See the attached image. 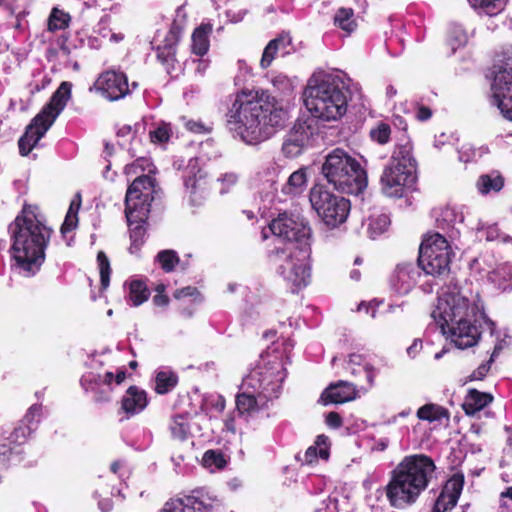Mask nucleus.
<instances>
[{
  "label": "nucleus",
  "instance_id": "obj_23",
  "mask_svg": "<svg viewBox=\"0 0 512 512\" xmlns=\"http://www.w3.org/2000/svg\"><path fill=\"white\" fill-rule=\"evenodd\" d=\"M242 392L236 397V408L237 415H252L259 411L269 401L264 398L263 395L258 394L255 389L249 387H243L241 385Z\"/></svg>",
  "mask_w": 512,
  "mask_h": 512
},
{
  "label": "nucleus",
  "instance_id": "obj_33",
  "mask_svg": "<svg viewBox=\"0 0 512 512\" xmlns=\"http://www.w3.org/2000/svg\"><path fill=\"white\" fill-rule=\"evenodd\" d=\"M346 369L355 376H364L368 385L370 387L373 386L376 376L375 369L368 362H366L362 355H349Z\"/></svg>",
  "mask_w": 512,
  "mask_h": 512
},
{
  "label": "nucleus",
  "instance_id": "obj_55",
  "mask_svg": "<svg viewBox=\"0 0 512 512\" xmlns=\"http://www.w3.org/2000/svg\"><path fill=\"white\" fill-rule=\"evenodd\" d=\"M124 173L128 177L134 176L135 177L134 180H137L139 177L140 178H143V177L149 178V180L152 182L151 183V185H152L151 194H152V197L154 198V194L156 193V184H157L154 176L145 175L144 173H141V171L138 167H132V163L127 164L124 167Z\"/></svg>",
  "mask_w": 512,
  "mask_h": 512
},
{
  "label": "nucleus",
  "instance_id": "obj_25",
  "mask_svg": "<svg viewBox=\"0 0 512 512\" xmlns=\"http://www.w3.org/2000/svg\"><path fill=\"white\" fill-rule=\"evenodd\" d=\"M294 220L297 225L292 226L293 230L291 232L295 234V239H288V241L296 245L299 253L307 255L311 253V244L313 242V231L310 222L300 214H296Z\"/></svg>",
  "mask_w": 512,
  "mask_h": 512
},
{
  "label": "nucleus",
  "instance_id": "obj_22",
  "mask_svg": "<svg viewBox=\"0 0 512 512\" xmlns=\"http://www.w3.org/2000/svg\"><path fill=\"white\" fill-rule=\"evenodd\" d=\"M387 165L417 172L418 162L414 156L413 144L408 137L396 143Z\"/></svg>",
  "mask_w": 512,
  "mask_h": 512
},
{
  "label": "nucleus",
  "instance_id": "obj_44",
  "mask_svg": "<svg viewBox=\"0 0 512 512\" xmlns=\"http://www.w3.org/2000/svg\"><path fill=\"white\" fill-rule=\"evenodd\" d=\"M155 260L160 265L161 269L166 273L173 272L176 266L180 264L178 253L172 249L159 251Z\"/></svg>",
  "mask_w": 512,
  "mask_h": 512
},
{
  "label": "nucleus",
  "instance_id": "obj_10",
  "mask_svg": "<svg viewBox=\"0 0 512 512\" xmlns=\"http://www.w3.org/2000/svg\"><path fill=\"white\" fill-rule=\"evenodd\" d=\"M309 201L313 210L329 228H337L345 223L351 210L349 199L333 193L320 183L310 189Z\"/></svg>",
  "mask_w": 512,
  "mask_h": 512
},
{
  "label": "nucleus",
  "instance_id": "obj_20",
  "mask_svg": "<svg viewBox=\"0 0 512 512\" xmlns=\"http://www.w3.org/2000/svg\"><path fill=\"white\" fill-rule=\"evenodd\" d=\"M312 135L313 130L306 122L296 123L283 142V154L288 158L299 156L309 144Z\"/></svg>",
  "mask_w": 512,
  "mask_h": 512
},
{
  "label": "nucleus",
  "instance_id": "obj_52",
  "mask_svg": "<svg viewBox=\"0 0 512 512\" xmlns=\"http://www.w3.org/2000/svg\"><path fill=\"white\" fill-rule=\"evenodd\" d=\"M172 135L171 124L166 122H161L154 130L149 132L150 140L154 144H166Z\"/></svg>",
  "mask_w": 512,
  "mask_h": 512
},
{
  "label": "nucleus",
  "instance_id": "obj_3",
  "mask_svg": "<svg viewBox=\"0 0 512 512\" xmlns=\"http://www.w3.org/2000/svg\"><path fill=\"white\" fill-rule=\"evenodd\" d=\"M436 466L426 455L405 457L393 470L386 487V496L391 506L402 509L416 502L428 487Z\"/></svg>",
  "mask_w": 512,
  "mask_h": 512
},
{
  "label": "nucleus",
  "instance_id": "obj_12",
  "mask_svg": "<svg viewBox=\"0 0 512 512\" xmlns=\"http://www.w3.org/2000/svg\"><path fill=\"white\" fill-rule=\"evenodd\" d=\"M453 251L448 240L440 233L427 234L419 247L418 265L432 276L449 272Z\"/></svg>",
  "mask_w": 512,
  "mask_h": 512
},
{
  "label": "nucleus",
  "instance_id": "obj_50",
  "mask_svg": "<svg viewBox=\"0 0 512 512\" xmlns=\"http://www.w3.org/2000/svg\"><path fill=\"white\" fill-rule=\"evenodd\" d=\"M97 263L100 273V285L101 289L105 290L110 284V275L112 272L110 261L104 251L97 253Z\"/></svg>",
  "mask_w": 512,
  "mask_h": 512
},
{
  "label": "nucleus",
  "instance_id": "obj_62",
  "mask_svg": "<svg viewBox=\"0 0 512 512\" xmlns=\"http://www.w3.org/2000/svg\"><path fill=\"white\" fill-rule=\"evenodd\" d=\"M326 424L333 429H337L342 425V418L337 412H330L326 416Z\"/></svg>",
  "mask_w": 512,
  "mask_h": 512
},
{
  "label": "nucleus",
  "instance_id": "obj_37",
  "mask_svg": "<svg viewBox=\"0 0 512 512\" xmlns=\"http://www.w3.org/2000/svg\"><path fill=\"white\" fill-rule=\"evenodd\" d=\"M505 184L504 177L498 172L490 174H482L479 176L476 187L480 194L487 195L490 193L500 192Z\"/></svg>",
  "mask_w": 512,
  "mask_h": 512
},
{
  "label": "nucleus",
  "instance_id": "obj_16",
  "mask_svg": "<svg viewBox=\"0 0 512 512\" xmlns=\"http://www.w3.org/2000/svg\"><path fill=\"white\" fill-rule=\"evenodd\" d=\"M183 29L177 21L170 25L161 44L155 47L156 58L168 75L176 77L181 71L180 62L177 59V47L181 39Z\"/></svg>",
  "mask_w": 512,
  "mask_h": 512
},
{
  "label": "nucleus",
  "instance_id": "obj_18",
  "mask_svg": "<svg viewBox=\"0 0 512 512\" xmlns=\"http://www.w3.org/2000/svg\"><path fill=\"white\" fill-rule=\"evenodd\" d=\"M440 331L460 349L472 347L480 338L479 328L473 322H440Z\"/></svg>",
  "mask_w": 512,
  "mask_h": 512
},
{
  "label": "nucleus",
  "instance_id": "obj_8",
  "mask_svg": "<svg viewBox=\"0 0 512 512\" xmlns=\"http://www.w3.org/2000/svg\"><path fill=\"white\" fill-rule=\"evenodd\" d=\"M72 84L62 82L52 94L49 102L31 120L25 133L18 140L19 154L28 156L39 140L46 134L71 97Z\"/></svg>",
  "mask_w": 512,
  "mask_h": 512
},
{
  "label": "nucleus",
  "instance_id": "obj_59",
  "mask_svg": "<svg viewBox=\"0 0 512 512\" xmlns=\"http://www.w3.org/2000/svg\"><path fill=\"white\" fill-rule=\"evenodd\" d=\"M199 294V291L194 286H186L180 289L175 290L173 293V297L175 299H183L186 297H193Z\"/></svg>",
  "mask_w": 512,
  "mask_h": 512
},
{
  "label": "nucleus",
  "instance_id": "obj_35",
  "mask_svg": "<svg viewBox=\"0 0 512 512\" xmlns=\"http://www.w3.org/2000/svg\"><path fill=\"white\" fill-rule=\"evenodd\" d=\"M212 32V25L209 23H202L192 33L191 51L197 56H204L210 46L209 35Z\"/></svg>",
  "mask_w": 512,
  "mask_h": 512
},
{
  "label": "nucleus",
  "instance_id": "obj_46",
  "mask_svg": "<svg viewBox=\"0 0 512 512\" xmlns=\"http://www.w3.org/2000/svg\"><path fill=\"white\" fill-rule=\"evenodd\" d=\"M202 465L211 472L220 470L226 465L224 454L219 450H208L202 458Z\"/></svg>",
  "mask_w": 512,
  "mask_h": 512
},
{
  "label": "nucleus",
  "instance_id": "obj_36",
  "mask_svg": "<svg viewBox=\"0 0 512 512\" xmlns=\"http://www.w3.org/2000/svg\"><path fill=\"white\" fill-rule=\"evenodd\" d=\"M154 390L164 395L172 391L178 383V375L168 367H162L155 372Z\"/></svg>",
  "mask_w": 512,
  "mask_h": 512
},
{
  "label": "nucleus",
  "instance_id": "obj_28",
  "mask_svg": "<svg viewBox=\"0 0 512 512\" xmlns=\"http://www.w3.org/2000/svg\"><path fill=\"white\" fill-rule=\"evenodd\" d=\"M358 312H364L366 316L371 318H393L398 317L400 306H394L384 300L373 299L371 301H362L357 308Z\"/></svg>",
  "mask_w": 512,
  "mask_h": 512
},
{
  "label": "nucleus",
  "instance_id": "obj_54",
  "mask_svg": "<svg viewBox=\"0 0 512 512\" xmlns=\"http://www.w3.org/2000/svg\"><path fill=\"white\" fill-rule=\"evenodd\" d=\"M184 121L185 128L194 134H208L211 132L212 128L205 125L200 120H194V119H186V117L182 118Z\"/></svg>",
  "mask_w": 512,
  "mask_h": 512
},
{
  "label": "nucleus",
  "instance_id": "obj_30",
  "mask_svg": "<svg viewBox=\"0 0 512 512\" xmlns=\"http://www.w3.org/2000/svg\"><path fill=\"white\" fill-rule=\"evenodd\" d=\"M420 272L412 263L397 265L395 269V282L401 292H408L417 283Z\"/></svg>",
  "mask_w": 512,
  "mask_h": 512
},
{
  "label": "nucleus",
  "instance_id": "obj_57",
  "mask_svg": "<svg viewBox=\"0 0 512 512\" xmlns=\"http://www.w3.org/2000/svg\"><path fill=\"white\" fill-rule=\"evenodd\" d=\"M28 12L26 11H20L13 14L15 16V22L11 25V27L18 33V34H24L29 29V23L27 20H25Z\"/></svg>",
  "mask_w": 512,
  "mask_h": 512
},
{
  "label": "nucleus",
  "instance_id": "obj_53",
  "mask_svg": "<svg viewBox=\"0 0 512 512\" xmlns=\"http://www.w3.org/2000/svg\"><path fill=\"white\" fill-rule=\"evenodd\" d=\"M42 415V406L34 404L32 405L24 418L21 420L25 426H33L34 431L37 429L38 423L40 422Z\"/></svg>",
  "mask_w": 512,
  "mask_h": 512
},
{
  "label": "nucleus",
  "instance_id": "obj_24",
  "mask_svg": "<svg viewBox=\"0 0 512 512\" xmlns=\"http://www.w3.org/2000/svg\"><path fill=\"white\" fill-rule=\"evenodd\" d=\"M148 405V397L145 390L130 386L121 399V410L130 418L141 413Z\"/></svg>",
  "mask_w": 512,
  "mask_h": 512
},
{
  "label": "nucleus",
  "instance_id": "obj_56",
  "mask_svg": "<svg viewBox=\"0 0 512 512\" xmlns=\"http://www.w3.org/2000/svg\"><path fill=\"white\" fill-rule=\"evenodd\" d=\"M132 167H138L141 173L153 176L156 172V166L151 159L146 157H139L132 162Z\"/></svg>",
  "mask_w": 512,
  "mask_h": 512
},
{
  "label": "nucleus",
  "instance_id": "obj_5",
  "mask_svg": "<svg viewBox=\"0 0 512 512\" xmlns=\"http://www.w3.org/2000/svg\"><path fill=\"white\" fill-rule=\"evenodd\" d=\"M151 183L149 178L139 177L137 180H133L126 190L124 214L131 240L129 251L132 254L139 252L145 243L148 218L153 202Z\"/></svg>",
  "mask_w": 512,
  "mask_h": 512
},
{
  "label": "nucleus",
  "instance_id": "obj_31",
  "mask_svg": "<svg viewBox=\"0 0 512 512\" xmlns=\"http://www.w3.org/2000/svg\"><path fill=\"white\" fill-rule=\"evenodd\" d=\"M331 442L329 437L324 434L318 435L314 444L307 448L303 456V464L312 465L317 459L327 461L330 456Z\"/></svg>",
  "mask_w": 512,
  "mask_h": 512
},
{
  "label": "nucleus",
  "instance_id": "obj_42",
  "mask_svg": "<svg viewBox=\"0 0 512 512\" xmlns=\"http://www.w3.org/2000/svg\"><path fill=\"white\" fill-rule=\"evenodd\" d=\"M488 279L500 292L512 291V274L505 268H498L489 273Z\"/></svg>",
  "mask_w": 512,
  "mask_h": 512
},
{
  "label": "nucleus",
  "instance_id": "obj_21",
  "mask_svg": "<svg viewBox=\"0 0 512 512\" xmlns=\"http://www.w3.org/2000/svg\"><path fill=\"white\" fill-rule=\"evenodd\" d=\"M464 486V475L455 473L445 483L440 495L436 499L432 512H447L455 507Z\"/></svg>",
  "mask_w": 512,
  "mask_h": 512
},
{
  "label": "nucleus",
  "instance_id": "obj_45",
  "mask_svg": "<svg viewBox=\"0 0 512 512\" xmlns=\"http://www.w3.org/2000/svg\"><path fill=\"white\" fill-rule=\"evenodd\" d=\"M71 17L68 13L58 8H53L48 18L47 29L50 32L64 30L69 26Z\"/></svg>",
  "mask_w": 512,
  "mask_h": 512
},
{
  "label": "nucleus",
  "instance_id": "obj_6",
  "mask_svg": "<svg viewBox=\"0 0 512 512\" xmlns=\"http://www.w3.org/2000/svg\"><path fill=\"white\" fill-rule=\"evenodd\" d=\"M321 174L342 193L357 195L368 184L367 172L361 163L342 148H335L325 156Z\"/></svg>",
  "mask_w": 512,
  "mask_h": 512
},
{
  "label": "nucleus",
  "instance_id": "obj_27",
  "mask_svg": "<svg viewBox=\"0 0 512 512\" xmlns=\"http://www.w3.org/2000/svg\"><path fill=\"white\" fill-rule=\"evenodd\" d=\"M212 505L195 496L172 499L165 503L160 512H212Z\"/></svg>",
  "mask_w": 512,
  "mask_h": 512
},
{
  "label": "nucleus",
  "instance_id": "obj_47",
  "mask_svg": "<svg viewBox=\"0 0 512 512\" xmlns=\"http://www.w3.org/2000/svg\"><path fill=\"white\" fill-rule=\"evenodd\" d=\"M170 431L175 439L185 440L190 434L188 418L184 415H176L170 423Z\"/></svg>",
  "mask_w": 512,
  "mask_h": 512
},
{
  "label": "nucleus",
  "instance_id": "obj_29",
  "mask_svg": "<svg viewBox=\"0 0 512 512\" xmlns=\"http://www.w3.org/2000/svg\"><path fill=\"white\" fill-rule=\"evenodd\" d=\"M183 177L184 186L190 195L204 193L208 189L207 177L196 164L190 163Z\"/></svg>",
  "mask_w": 512,
  "mask_h": 512
},
{
  "label": "nucleus",
  "instance_id": "obj_64",
  "mask_svg": "<svg viewBox=\"0 0 512 512\" xmlns=\"http://www.w3.org/2000/svg\"><path fill=\"white\" fill-rule=\"evenodd\" d=\"M422 349V341L415 339L413 343L407 348V354L410 358H415Z\"/></svg>",
  "mask_w": 512,
  "mask_h": 512
},
{
  "label": "nucleus",
  "instance_id": "obj_14",
  "mask_svg": "<svg viewBox=\"0 0 512 512\" xmlns=\"http://www.w3.org/2000/svg\"><path fill=\"white\" fill-rule=\"evenodd\" d=\"M126 378V370L124 367L117 368L110 366L103 373L87 372L81 380L82 388L93 394L96 402H107L110 400L112 385H120Z\"/></svg>",
  "mask_w": 512,
  "mask_h": 512
},
{
  "label": "nucleus",
  "instance_id": "obj_38",
  "mask_svg": "<svg viewBox=\"0 0 512 512\" xmlns=\"http://www.w3.org/2000/svg\"><path fill=\"white\" fill-rule=\"evenodd\" d=\"M128 285V301L133 306H139L146 302L150 297V290L147 284L138 279L131 280Z\"/></svg>",
  "mask_w": 512,
  "mask_h": 512
},
{
  "label": "nucleus",
  "instance_id": "obj_13",
  "mask_svg": "<svg viewBox=\"0 0 512 512\" xmlns=\"http://www.w3.org/2000/svg\"><path fill=\"white\" fill-rule=\"evenodd\" d=\"M494 103L502 115L512 121V51L500 65H495L491 84Z\"/></svg>",
  "mask_w": 512,
  "mask_h": 512
},
{
  "label": "nucleus",
  "instance_id": "obj_49",
  "mask_svg": "<svg viewBox=\"0 0 512 512\" xmlns=\"http://www.w3.org/2000/svg\"><path fill=\"white\" fill-rule=\"evenodd\" d=\"M474 8L482 9L487 15H497L504 10L507 0H471Z\"/></svg>",
  "mask_w": 512,
  "mask_h": 512
},
{
  "label": "nucleus",
  "instance_id": "obj_58",
  "mask_svg": "<svg viewBox=\"0 0 512 512\" xmlns=\"http://www.w3.org/2000/svg\"><path fill=\"white\" fill-rule=\"evenodd\" d=\"M78 220V216L66 214L64 222L62 223L60 228V232L63 237H65L68 232H71L77 227Z\"/></svg>",
  "mask_w": 512,
  "mask_h": 512
},
{
  "label": "nucleus",
  "instance_id": "obj_26",
  "mask_svg": "<svg viewBox=\"0 0 512 512\" xmlns=\"http://www.w3.org/2000/svg\"><path fill=\"white\" fill-rule=\"evenodd\" d=\"M356 389L347 381H339L331 384L321 395L323 404H342L356 398Z\"/></svg>",
  "mask_w": 512,
  "mask_h": 512
},
{
  "label": "nucleus",
  "instance_id": "obj_2",
  "mask_svg": "<svg viewBox=\"0 0 512 512\" xmlns=\"http://www.w3.org/2000/svg\"><path fill=\"white\" fill-rule=\"evenodd\" d=\"M37 210V206L25 203L8 226L14 266L26 277L34 276L40 270L53 234L52 228L38 218Z\"/></svg>",
  "mask_w": 512,
  "mask_h": 512
},
{
  "label": "nucleus",
  "instance_id": "obj_1",
  "mask_svg": "<svg viewBox=\"0 0 512 512\" xmlns=\"http://www.w3.org/2000/svg\"><path fill=\"white\" fill-rule=\"evenodd\" d=\"M227 125L247 144L269 139L285 126L288 113L264 92L241 91L227 114Z\"/></svg>",
  "mask_w": 512,
  "mask_h": 512
},
{
  "label": "nucleus",
  "instance_id": "obj_11",
  "mask_svg": "<svg viewBox=\"0 0 512 512\" xmlns=\"http://www.w3.org/2000/svg\"><path fill=\"white\" fill-rule=\"evenodd\" d=\"M287 253L285 249L274 248L267 258L272 265H277L279 273L290 284L292 292H299L311 281V268L308 262L310 253Z\"/></svg>",
  "mask_w": 512,
  "mask_h": 512
},
{
  "label": "nucleus",
  "instance_id": "obj_40",
  "mask_svg": "<svg viewBox=\"0 0 512 512\" xmlns=\"http://www.w3.org/2000/svg\"><path fill=\"white\" fill-rule=\"evenodd\" d=\"M416 415L419 420L427 421L430 423L441 421L443 418H448L447 410L433 403H428L420 407L417 410Z\"/></svg>",
  "mask_w": 512,
  "mask_h": 512
},
{
  "label": "nucleus",
  "instance_id": "obj_34",
  "mask_svg": "<svg viewBox=\"0 0 512 512\" xmlns=\"http://www.w3.org/2000/svg\"><path fill=\"white\" fill-rule=\"evenodd\" d=\"M492 400L491 394L470 389L464 399L463 409L467 415H474L488 406Z\"/></svg>",
  "mask_w": 512,
  "mask_h": 512
},
{
  "label": "nucleus",
  "instance_id": "obj_32",
  "mask_svg": "<svg viewBox=\"0 0 512 512\" xmlns=\"http://www.w3.org/2000/svg\"><path fill=\"white\" fill-rule=\"evenodd\" d=\"M295 215L294 213L288 212L278 214L269 224L271 232L286 241H288V239H295V234L291 232L293 230L292 226L297 225L294 220Z\"/></svg>",
  "mask_w": 512,
  "mask_h": 512
},
{
  "label": "nucleus",
  "instance_id": "obj_51",
  "mask_svg": "<svg viewBox=\"0 0 512 512\" xmlns=\"http://www.w3.org/2000/svg\"><path fill=\"white\" fill-rule=\"evenodd\" d=\"M502 348V342L497 343L494 347V350L490 358L485 363L480 364L478 368L470 374L469 380L473 381L484 379V377L488 374L492 363L495 361L496 357L499 355Z\"/></svg>",
  "mask_w": 512,
  "mask_h": 512
},
{
  "label": "nucleus",
  "instance_id": "obj_61",
  "mask_svg": "<svg viewBox=\"0 0 512 512\" xmlns=\"http://www.w3.org/2000/svg\"><path fill=\"white\" fill-rule=\"evenodd\" d=\"M432 114H433L432 110L428 106L417 105L416 113H415L417 120L422 121V122L427 121L432 117Z\"/></svg>",
  "mask_w": 512,
  "mask_h": 512
},
{
  "label": "nucleus",
  "instance_id": "obj_63",
  "mask_svg": "<svg viewBox=\"0 0 512 512\" xmlns=\"http://www.w3.org/2000/svg\"><path fill=\"white\" fill-rule=\"evenodd\" d=\"M81 203H82L81 194L77 193L74 196V198L72 199V201L70 202L67 214L78 216V212L80 210Z\"/></svg>",
  "mask_w": 512,
  "mask_h": 512
},
{
  "label": "nucleus",
  "instance_id": "obj_4",
  "mask_svg": "<svg viewBox=\"0 0 512 512\" xmlns=\"http://www.w3.org/2000/svg\"><path fill=\"white\" fill-rule=\"evenodd\" d=\"M304 104L311 115L322 121L341 119L347 112L348 99L343 88L332 78L311 77L303 93Z\"/></svg>",
  "mask_w": 512,
  "mask_h": 512
},
{
  "label": "nucleus",
  "instance_id": "obj_17",
  "mask_svg": "<svg viewBox=\"0 0 512 512\" xmlns=\"http://www.w3.org/2000/svg\"><path fill=\"white\" fill-rule=\"evenodd\" d=\"M94 85L96 90L109 101L123 99L130 93L127 75L114 69L102 72Z\"/></svg>",
  "mask_w": 512,
  "mask_h": 512
},
{
  "label": "nucleus",
  "instance_id": "obj_19",
  "mask_svg": "<svg viewBox=\"0 0 512 512\" xmlns=\"http://www.w3.org/2000/svg\"><path fill=\"white\" fill-rule=\"evenodd\" d=\"M33 431V426H25L22 421H20L19 425L15 427L7 437L4 433L1 442L3 451L0 452V458L2 461H7L9 464L19 462L21 460V449L19 446L27 440L28 436Z\"/></svg>",
  "mask_w": 512,
  "mask_h": 512
},
{
  "label": "nucleus",
  "instance_id": "obj_48",
  "mask_svg": "<svg viewBox=\"0 0 512 512\" xmlns=\"http://www.w3.org/2000/svg\"><path fill=\"white\" fill-rule=\"evenodd\" d=\"M370 139L379 144L386 145L391 140V127L388 123L380 121L369 131Z\"/></svg>",
  "mask_w": 512,
  "mask_h": 512
},
{
  "label": "nucleus",
  "instance_id": "obj_15",
  "mask_svg": "<svg viewBox=\"0 0 512 512\" xmlns=\"http://www.w3.org/2000/svg\"><path fill=\"white\" fill-rule=\"evenodd\" d=\"M417 172L386 165L380 177L381 191L390 198H403L415 190Z\"/></svg>",
  "mask_w": 512,
  "mask_h": 512
},
{
  "label": "nucleus",
  "instance_id": "obj_7",
  "mask_svg": "<svg viewBox=\"0 0 512 512\" xmlns=\"http://www.w3.org/2000/svg\"><path fill=\"white\" fill-rule=\"evenodd\" d=\"M286 377L283 352L267 351L261 354L255 368L243 379V387L255 389L264 398L273 400L280 396Z\"/></svg>",
  "mask_w": 512,
  "mask_h": 512
},
{
  "label": "nucleus",
  "instance_id": "obj_41",
  "mask_svg": "<svg viewBox=\"0 0 512 512\" xmlns=\"http://www.w3.org/2000/svg\"><path fill=\"white\" fill-rule=\"evenodd\" d=\"M290 41L283 36L277 37L271 40L267 46L265 47L262 58L260 61V65L262 68H268L272 61L274 60L278 50L280 48L285 49L289 45Z\"/></svg>",
  "mask_w": 512,
  "mask_h": 512
},
{
  "label": "nucleus",
  "instance_id": "obj_39",
  "mask_svg": "<svg viewBox=\"0 0 512 512\" xmlns=\"http://www.w3.org/2000/svg\"><path fill=\"white\" fill-rule=\"evenodd\" d=\"M307 183V173L304 168L294 171L288 178L282 188V192L287 195L299 194Z\"/></svg>",
  "mask_w": 512,
  "mask_h": 512
},
{
  "label": "nucleus",
  "instance_id": "obj_60",
  "mask_svg": "<svg viewBox=\"0 0 512 512\" xmlns=\"http://www.w3.org/2000/svg\"><path fill=\"white\" fill-rule=\"evenodd\" d=\"M111 358H112L111 351L104 352V353L98 354V355H94L91 359L90 365L92 367H95L96 365H100V366L109 365Z\"/></svg>",
  "mask_w": 512,
  "mask_h": 512
},
{
  "label": "nucleus",
  "instance_id": "obj_43",
  "mask_svg": "<svg viewBox=\"0 0 512 512\" xmlns=\"http://www.w3.org/2000/svg\"><path fill=\"white\" fill-rule=\"evenodd\" d=\"M334 24L347 33L353 32L357 27L354 20V10L345 7L339 8L334 16Z\"/></svg>",
  "mask_w": 512,
  "mask_h": 512
},
{
  "label": "nucleus",
  "instance_id": "obj_9",
  "mask_svg": "<svg viewBox=\"0 0 512 512\" xmlns=\"http://www.w3.org/2000/svg\"><path fill=\"white\" fill-rule=\"evenodd\" d=\"M431 317L433 320H491L479 295L470 301L450 292L438 296Z\"/></svg>",
  "mask_w": 512,
  "mask_h": 512
}]
</instances>
